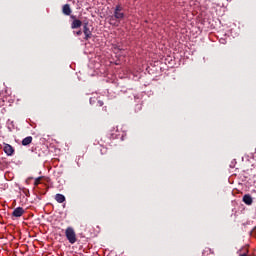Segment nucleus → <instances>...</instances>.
Listing matches in <instances>:
<instances>
[{"mask_svg": "<svg viewBox=\"0 0 256 256\" xmlns=\"http://www.w3.org/2000/svg\"><path fill=\"white\" fill-rule=\"evenodd\" d=\"M243 202L245 203V205H253V198L251 197V195L245 194L243 196Z\"/></svg>", "mask_w": 256, "mask_h": 256, "instance_id": "obj_6", "label": "nucleus"}, {"mask_svg": "<svg viewBox=\"0 0 256 256\" xmlns=\"http://www.w3.org/2000/svg\"><path fill=\"white\" fill-rule=\"evenodd\" d=\"M123 19H125L123 5L117 4L114 7L113 15L109 19L110 25H113V27H119V24L121 23V21H123Z\"/></svg>", "mask_w": 256, "mask_h": 256, "instance_id": "obj_1", "label": "nucleus"}, {"mask_svg": "<svg viewBox=\"0 0 256 256\" xmlns=\"http://www.w3.org/2000/svg\"><path fill=\"white\" fill-rule=\"evenodd\" d=\"M66 239H68L71 245H75L77 243V234L75 233V229L73 227H68L65 230Z\"/></svg>", "mask_w": 256, "mask_h": 256, "instance_id": "obj_2", "label": "nucleus"}, {"mask_svg": "<svg viewBox=\"0 0 256 256\" xmlns=\"http://www.w3.org/2000/svg\"><path fill=\"white\" fill-rule=\"evenodd\" d=\"M72 19H75V16H71Z\"/></svg>", "mask_w": 256, "mask_h": 256, "instance_id": "obj_13", "label": "nucleus"}, {"mask_svg": "<svg viewBox=\"0 0 256 256\" xmlns=\"http://www.w3.org/2000/svg\"><path fill=\"white\" fill-rule=\"evenodd\" d=\"M84 41H89L93 37V26L89 25V22L83 23Z\"/></svg>", "mask_w": 256, "mask_h": 256, "instance_id": "obj_3", "label": "nucleus"}, {"mask_svg": "<svg viewBox=\"0 0 256 256\" xmlns=\"http://www.w3.org/2000/svg\"><path fill=\"white\" fill-rule=\"evenodd\" d=\"M32 142H33V137L28 136L22 140V145L24 146L31 145Z\"/></svg>", "mask_w": 256, "mask_h": 256, "instance_id": "obj_9", "label": "nucleus"}, {"mask_svg": "<svg viewBox=\"0 0 256 256\" xmlns=\"http://www.w3.org/2000/svg\"><path fill=\"white\" fill-rule=\"evenodd\" d=\"M81 25H83V22L81 20L74 19L71 24V29H79V27H81Z\"/></svg>", "mask_w": 256, "mask_h": 256, "instance_id": "obj_7", "label": "nucleus"}, {"mask_svg": "<svg viewBox=\"0 0 256 256\" xmlns=\"http://www.w3.org/2000/svg\"><path fill=\"white\" fill-rule=\"evenodd\" d=\"M3 151L8 156H11V155H13L15 153V149H13V146H11L9 144H5L4 145Z\"/></svg>", "mask_w": 256, "mask_h": 256, "instance_id": "obj_4", "label": "nucleus"}, {"mask_svg": "<svg viewBox=\"0 0 256 256\" xmlns=\"http://www.w3.org/2000/svg\"><path fill=\"white\" fill-rule=\"evenodd\" d=\"M40 184H41V177H38V178H36L35 181H34V187H37V186L40 185Z\"/></svg>", "mask_w": 256, "mask_h": 256, "instance_id": "obj_11", "label": "nucleus"}, {"mask_svg": "<svg viewBox=\"0 0 256 256\" xmlns=\"http://www.w3.org/2000/svg\"><path fill=\"white\" fill-rule=\"evenodd\" d=\"M24 213H25V210L23 209V207H17L16 209H14L12 216L13 217H23Z\"/></svg>", "mask_w": 256, "mask_h": 256, "instance_id": "obj_5", "label": "nucleus"}, {"mask_svg": "<svg viewBox=\"0 0 256 256\" xmlns=\"http://www.w3.org/2000/svg\"><path fill=\"white\" fill-rule=\"evenodd\" d=\"M73 33H74V35H77V37L83 35V31H81V30L74 31Z\"/></svg>", "mask_w": 256, "mask_h": 256, "instance_id": "obj_12", "label": "nucleus"}, {"mask_svg": "<svg viewBox=\"0 0 256 256\" xmlns=\"http://www.w3.org/2000/svg\"><path fill=\"white\" fill-rule=\"evenodd\" d=\"M64 15H71V6L69 4H65L62 9Z\"/></svg>", "mask_w": 256, "mask_h": 256, "instance_id": "obj_10", "label": "nucleus"}, {"mask_svg": "<svg viewBox=\"0 0 256 256\" xmlns=\"http://www.w3.org/2000/svg\"><path fill=\"white\" fill-rule=\"evenodd\" d=\"M55 201H57V203H65V195L56 194L55 195Z\"/></svg>", "mask_w": 256, "mask_h": 256, "instance_id": "obj_8", "label": "nucleus"}]
</instances>
